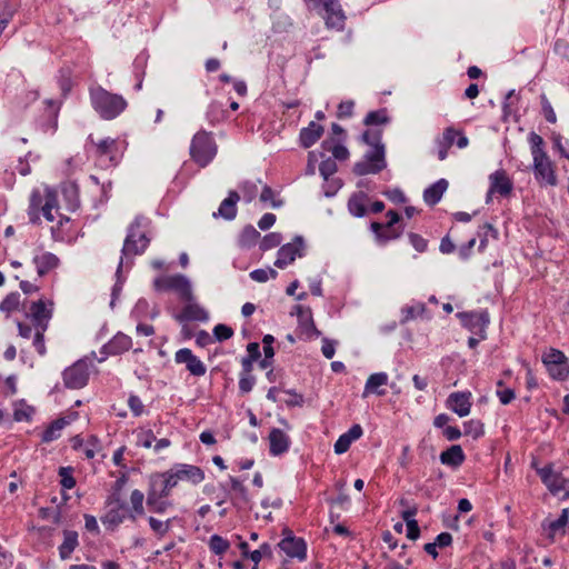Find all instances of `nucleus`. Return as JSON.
Listing matches in <instances>:
<instances>
[{"instance_id": "obj_1", "label": "nucleus", "mask_w": 569, "mask_h": 569, "mask_svg": "<svg viewBox=\"0 0 569 569\" xmlns=\"http://www.w3.org/2000/svg\"><path fill=\"white\" fill-rule=\"evenodd\" d=\"M52 306L53 303L51 301L47 303L42 299H39L32 302L26 311V319L18 322L19 335L26 339L32 338V345L40 356L47 353L44 332L52 318Z\"/></svg>"}, {"instance_id": "obj_2", "label": "nucleus", "mask_w": 569, "mask_h": 569, "mask_svg": "<svg viewBox=\"0 0 569 569\" xmlns=\"http://www.w3.org/2000/svg\"><path fill=\"white\" fill-rule=\"evenodd\" d=\"M90 103L93 110L103 120H113L128 107L127 100L117 93H112L101 86L89 89Z\"/></svg>"}, {"instance_id": "obj_3", "label": "nucleus", "mask_w": 569, "mask_h": 569, "mask_svg": "<svg viewBox=\"0 0 569 569\" xmlns=\"http://www.w3.org/2000/svg\"><path fill=\"white\" fill-rule=\"evenodd\" d=\"M533 159V174L540 184L556 186L558 183L556 166L543 150V139L536 132L529 134Z\"/></svg>"}, {"instance_id": "obj_4", "label": "nucleus", "mask_w": 569, "mask_h": 569, "mask_svg": "<svg viewBox=\"0 0 569 569\" xmlns=\"http://www.w3.org/2000/svg\"><path fill=\"white\" fill-rule=\"evenodd\" d=\"M311 10L317 11L328 29L343 30L346 14L339 0H303Z\"/></svg>"}, {"instance_id": "obj_5", "label": "nucleus", "mask_w": 569, "mask_h": 569, "mask_svg": "<svg viewBox=\"0 0 569 569\" xmlns=\"http://www.w3.org/2000/svg\"><path fill=\"white\" fill-rule=\"evenodd\" d=\"M53 210L58 213V198L54 190L48 189L44 197L38 190L32 191L28 209L30 222L38 223L40 221V211L48 221H53Z\"/></svg>"}, {"instance_id": "obj_6", "label": "nucleus", "mask_w": 569, "mask_h": 569, "mask_svg": "<svg viewBox=\"0 0 569 569\" xmlns=\"http://www.w3.org/2000/svg\"><path fill=\"white\" fill-rule=\"evenodd\" d=\"M217 154V143L210 132L198 131L190 143V158L200 168L207 167Z\"/></svg>"}, {"instance_id": "obj_7", "label": "nucleus", "mask_w": 569, "mask_h": 569, "mask_svg": "<svg viewBox=\"0 0 569 569\" xmlns=\"http://www.w3.org/2000/svg\"><path fill=\"white\" fill-rule=\"evenodd\" d=\"M92 367V360L84 357L66 368L62 372L64 386L69 389H81L86 387L89 381Z\"/></svg>"}, {"instance_id": "obj_8", "label": "nucleus", "mask_w": 569, "mask_h": 569, "mask_svg": "<svg viewBox=\"0 0 569 569\" xmlns=\"http://www.w3.org/2000/svg\"><path fill=\"white\" fill-rule=\"evenodd\" d=\"M157 291H174L180 300L191 302L193 299L190 281L183 274L158 277L153 281Z\"/></svg>"}, {"instance_id": "obj_9", "label": "nucleus", "mask_w": 569, "mask_h": 569, "mask_svg": "<svg viewBox=\"0 0 569 569\" xmlns=\"http://www.w3.org/2000/svg\"><path fill=\"white\" fill-rule=\"evenodd\" d=\"M541 361L551 379L565 381L569 378V359L561 350L549 348L543 352Z\"/></svg>"}, {"instance_id": "obj_10", "label": "nucleus", "mask_w": 569, "mask_h": 569, "mask_svg": "<svg viewBox=\"0 0 569 569\" xmlns=\"http://www.w3.org/2000/svg\"><path fill=\"white\" fill-rule=\"evenodd\" d=\"M90 142L94 146V156L106 162L108 167H114L121 159L126 149V142L118 139L104 138L94 142L89 138Z\"/></svg>"}, {"instance_id": "obj_11", "label": "nucleus", "mask_w": 569, "mask_h": 569, "mask_svg": "<svg viewBox=\"0 0 569 569\" xmlns=\"http://www.w3.org/2000/svg\"><path fill=\"white\" fill-rule=\"evenodd\" d=\"M142 219L136 218L134 221L129 226L128 233L124 239L122 247V256H137L144 252L148 248L150 239L141 230Z\"/></svg>"}, {"instance_id": "obj_12", "label": "nucleus", "mask_w": 569, "mask_h": 569, "mask_svg": "<svg viewBox=\"0 0 569 569\" xmlns=\"http://www.w3.org/2000/svg\"><path fill=\"white\" fill-rule=\"evenodd\" d=\"M539 475L542 483L548 488L552 495H560L563 492V498H569V479H566L560 472L553 470L551 463L537 468L536 463H532Z\"/></svg>"}, {"instance_id": "obj_13", "label": "nucleus", "mask_w": 569, "mask_h": 569, "mask_svg": "<svg viewBox=\"0 0 569 569\" xmlns=\"http://www.w3.org/2000/svg\"><path fill=\"white\" fill-rule=\"evenodd\" d=\"M385 147L372 148L365 154V159L355 163L353 172L357 176L379 173L386 168Z\"/></svg>"}, {"instance_id": "obj_14", "label": "nucleus", "mask_w": 569, "mask_h": 569, "mask_svg": "<svg viewBox=\"0 0 569 569\" xmlns=\"http://www.w3.org/2000/svg\"><path fill=\"white\" fill-rule=\"evenodd\" d=\"M108 506L109 510L101 517V521L107 529L114 530L129 518V509L117 492L109 498Z\"/></svg>"}, {"instance_id": "obj_15", "label": "nucleus", "mask_w": 569, "mask_h": 569, "mask_svg": "<svg viewBox=\"0 0 569 569\" xmlns=\"http://www.w3.org/2000/svg\"><path fill=\"white\" fill-rule=\"evenodd\" d=\"M167 473L171 481H174V488L180 481H186L196 486L204 480V471L198 466L188 463H177L167 470Z\"/></svg>"}, {"instance_id": "obj_16", "label": "nucleus", "mask_w": 569, "mask_h": 569, "mask_svg": "<svg viewBox=\"0 0 569 569\" xmlns=\"http://www.w3.org/2000/svg\"><path fill=\"white\" fill-rule=\"evenodd\" d=\"M283 538L279 541L278 547L289 557L305 561L307 558V543L303 538L296 537L288 528L282 531Z\"/></svg>"}, {"instance_id": "obj_17", "label": "nucleus", "mask_w": 569, "mask_h": 569, "mask_svg": "<svg viewBox=\"0 0 569 569\" xmlns=\"http://www.w3.org/2000/svg\"><path fill=\"white\" fill-rule=\"evenodd\" d=\"M457 316L460 319L462 326L466 327L470 332L479 336L480 339L486 338V328L490 322V317L487 310L459 312Z\"/></svg>"}, {"instance_id": "obj_18", "label": "nucleus", "mask_w": 569, "mask_h": 569, "mask_svg": "<svg viewBox=\"0 0 569 569\" xmlns=\"http://www.w3.org/2000/svg\"><path fill=\"white\" fill-rule=\"evenodd\" d=\"M174 488V481H171L167 471L156 472L149 477L146 498L169 497Z\"/></svg>"}, {"instance_id": "obj_19", "label": "nucleus", "mask_w": 569, "mask_h": 569, "mask_svg": "<svg viewBox=\"0 0 569 569\" xmlns=\"http://www.w3.org/2000/svg\"><path fill=\"white\" fill-rule=\"evenodd\" d=\"M303 247V238L301 236H296L292 242L280 247L274 266L280 269L286 268L296 260V257H302Z\"/></svg>"}, {"instance_id": "obj_20", "label": "nucleus", "mask_w": 569, "mask_h": 569, "mask_svg": "<svg viewBox=\"0 0 569 569\" xmlns=\"http://www.w3.org/2000/svg\"><path fill=\"white\" fill-rule=\"evenodd\" d=\"M490 187L487 193V203L491 200L493 193H498L502 197H507L512 191V181L508 177L507 172L502 169L496 170L489 176Z\"/></svg>"}, {"instance_id": "obj_21", "label": "nucleus", "mask_w": 569, "mask_h": 569, "mask_svg": "<svg viewBox=\"0 0 569 569\" xmlns=\"http://www.w3.org/2000/svg\"><path fill=\"white\" fill-rule=\"evenodd\" d=\"M295 310L298 317L299 335L307 339L318 338L320 336V331L315 325L311 309L298 305L295 307Z\"/></svg>"}, {"instance_id": "obj_22", "label": "nucleus", "mask_w": 569, "mask_h": 569, "mask_svg": "<svg viewBox=\"0 0 569 569\" xmlns=\"http://www.w3.org/2000/svg\"><path fill=\"white\" fill-rule=\"evenodd\" d=\"M174 361L177 363H184L187 370L196 377H202L207 372L204 363L192 353L188 348L179 349L174 353Z\"/></svg>"}, {"instance_id": "obj_23", "label": "nucleus", "mask_w": 569, "mask_h": 569, "mask_svg": "<svg viewBox=\"0 0 569 569\" xmlns=\"http://www.w3.org/2000/svg\"><path fill=\"white\" fill-rule=\"evenodd\" d=\"M229 482V499L231 503L239 509L247 507L250 502V496L247 487L243 485V481L240 480L239 478L230 476Z\"/></svg>"}, {"instance_id": "obj_24", "label": "nucleus", "mask_w": 569, "mask_h": 569, "mask_svg": "<svg viewBox=\"0 0 569 569\" xmlns=\"http://www.w3.org/2000/svg\"><path fill=\"white\" fill-rule=\"evenodd\" d=\"M71 446L74 450L81 452L87 459H92L96 453L101 450V443L97 436L91 435L83 440L80 436H74L71 439Z\"/></svg>"}, {"instance_id": "obj_25", "label": "nucleus", "mask_w": 569, "mask_h": 569, "mask_svg": "<svg viewBox=\"0 0 569 569\" xmlns=\"http://www.w3.org/2000/svg\"><path fill=\"white\" fill-rule=\"evenodd\" d=\"M132 347V339L128 335L122 332H118L113 336L111 340H109L103 347L102 352L107 356H118Z\"/></svg>"}, {"instance_id": "obj_26", "label": "nucleus", "mask_w": 569, "mask_h": 569, "mask_svg": "<svg viewBox=\"0 0 569 569\" xmlns=\"http://www.w3.org/2000/svg\"><path fill=\"white\" fill-rule=\"evenodd\" d=\"M470 392H452L447 399V407L459 417H466L471 409Z\"/></svg>"}, {"instance_id": "obj_27", "label": "nucleus", "mask_w": 569, "mask_h": 569, "mask_svg": "<svg viewBox=\"0 0 569 569\" xmlns=\"http://www.w3.org/2000/svg\"><path fill=\"white\" fill-rule=\"evenodd\" d=\"M290 438L281 429L273 428L269 433V452L271 456H280L289 450Z\"/></svg>"}, {"instance_id": "obj_28", "label": "nucleus", "mask_w": 569, "mask_h": 569, "mask_svg": "<svg viewBox=\"0 0 569 569\" xmlns=\"http://www.w3.org/2000/svg\"><path fill=\"white\" fill-rule=\"evenodd\" d=\"M60 219L56 226L51 227V234L54 241L70 242L76 234L73 223L70 218L59 214Z\"/></svg>"}, {"instance_id": "obj_29", "label": "nucleus", "mask_w": 569, "mask_h": 569, "mask_svg": "<svg viewBox=\"0 0 569 569\" xmlns=\"http://www.w3.org/2000/svg\"><path fill=\"white\" fill-rule=\"evenodd\" d=\"M240 200V196L237 191L231 190L228 197L220 203L218 212H213L214 218H223L226 220H232L237 216V203Z\"/></svg>"}, {"instance_id": "obj_30", "label": "nucleus", "mask_w": 569, "mask_h": 569, "mask_svg": "<svg viewBox=\"0 0 569 569\" xmlns=\"http://www.w3.org/2000/svg\"><path fill=\"white\" fill-rule=\"evenodd\" d=\"M323 127L315 121H311L308 127L302 128L299 133L300 146L305 149L313 146L322 136Z\"/></svg>"}, {"instance_id": "obj_31", "label": "nucleus", "mask_w": 569, "mask_h": 569, "mask_svg": "<svg viewBox=\"0 0 569 569\" xmlns=\"http://www.w3.org/2000/svg\"><path fill=\"white\" fill-rule=\"evenodd\" d=\"M77 413L72 412L68 417L59 418L54 421H52L46 430L42 432V441L43 442H51L60 437L61 430L68 426L72 420L77 419Z\"/></svg>"}, {"instance_id": "obj_32", "label": "nucleus", "mask_w": 569, "mask_h": 569, "mask_svg": "<svg viewBox=\"0 0 569 569\" xmlns=\"http://www.w3.org/2000/svg\"><path fill=\"white\" fill-rule=\"evenodd\" d=\"M369 196L363 191L355 192L350 196L348 200V210L349 212L358 218L365 217L368 209Z\"/></svg>"}, {"instance_id": "obj_33", "label": "nucleus", "mask_w": 569, "mask_h": 569, "mask_svg": "<svg viewBox=\"0 0 569 569\" xmlns=\"http://www.w3.org/2000/svg\"><path fill=\"white\" fill-rule=\"evenodd\" d=\"M389 377L386 372H376L369 376L367 379L365 390L362 393V397H367L368 395H377V396H385L386 390L380 389V387H383L388 383Z\"/></svg>"}, {"instance_id": "obj_34", "label": "nucleus", "mask_w": 569, "mask_h": 569, "mask_svg": "<svg viewBox=\"0 0 569 569\" xmlns=\"http://www.w3.org/2000/svg\"><path fill=\"white\" fill-rule=\"evenodd\" d=\"M33 263L40 277L49 273L59 266V258L51 252H43L33 257Z\"/></svg>"}, {"instance_id": "obj_35", "label": "nucleus", "mask_w": 569, "mask_h": 569, "mask_svg": "<svg viewBox=\"0 0 569 569\" xmlns=\"http://www.w3.org/2000/svg\"><path fill=\"white\" fill-rule=\"evenodd\" d=\"M62 535L63 540L58 550L60 558L67 560L79 546V536L77 531L68 529L63 530Z\"/></svg>"}, {"instance_id": "obj_36", "label": "nucleus", "mask_w": 569, "mask_h": 569, "mask_svg": "<svg viewBox=\"0 0 569 569\" xmlns=\"http://www.w3.org/2000/svg\"><path fill=\"white\" fill-rule=\"evenodd\" d=\"M466 460V455L459 445H452L447 450L440 453V461L442 465L457 468Z\"/></svg>"}, {"instance_id": "obj_37", "label": "nucleus", "mask_w": 569, "mask_h": 569, "mask_svg": "<svg viewBox=\"0 0 569 569\" xmlns=\"http://www.w3.org/2000/svg\"><path fill=\"white\" fill-rule=\"evenodd\" d=\"M208 312L197 303H188L183 307L180 315L176 318L178 321H206L208 320Z\"/></svg>"}, {"instance_id": "obj_38", "label": "nucleus", "mask_w": 569, "mask_h": 569, "mask_svg": "<svg viewBox=\"0 0 569 569\" xmlns=\"http://www.w3.org/2000/svg\"><path fill=\"white\" fill-rule=\"evenodd\" d=\"M448 181L446 179H439L437 182L429 186L423 191V200L429 206L437 204L441 198L445 191L448 189Z\"/></svg>"}, {"instance_id": "obj_39", "label": "nucleus", "mask_w": 569, "mask_h": 569, "mask_svg": "<svg viewBox=\"0 0 569 569\" xmlns=\"http://www.w3.org/2000/svg\"><path fill=\"white\" fill-rule=\"evenodd\" d=\"M143 502H144V493L139 489H134L130 495L131 507L128 508L129 509V511H128L129 519L134 521L138 517L144 516L146 510H144Z\"/></svg>"}, {"instance_id": "obj_40", "label": "nucleus", "mask_w": 569, "mask_h": 569, "mask_svg": "<svg viewBox=\"0 0 569 569\" xmlns=\"http://www.w3.org/2000/svg\"><path fill=\"white\" fill-rule=\"evenodd\" d=\"M176 518H168L162 521L153 516L148 517L150 529L158 539H162L171 529L172 522Z\"/></svg>"}, {"instance_id": "obj_41", "label": "nucleus", "mask_w": 569, "mask_h": 569, "mask_svg": "<svg viewBox=\"0 0 569 569\" xmlns=\"http://www.w3.org/2000/svg\"><path fill=\"white\" fill-rule=\"evenodd\" d=\"M169 497L161 498H146V505L150 512L163 515L167 512L169 508L173 506L172 501L168 499Z\"/></svg>"}, {"instance_id": "obj_42", "label": "nucleus", "mask_w": 569, "mask_h": 569, "mask_svg": "<svg viewBox=\"0 0 569 569\" xmlns=\"http://www.w3.org/2000/svg\"><path fill=\"white\" fill-rule=\"evenodd\" d=\"M62 196L67 200V208L69 211H76L79 206V194H78V187L73 183H70L68 186H64L62 188Z\"/></svg>"}, {"instance_id": "obj_43", "label": "nucleus", "mask_w": 569, "mask_h": 569, "mask_svg": "<svg viewBox=\"0 0 569 569\" xmlns=\"http://www.w3.org/2000/svg\"><path fill=\"white\" fill-rule=\"evenodd\" d=\"M230 548V542L219 536V535H212L209 539V549L212 553L217 555V556H222L224 555L228 549Z\"/></svg>"}, {"instance_id": "obj_44", "label": "nucleus", "mask_w": 569, "mask_h": 569, "mask_svg": "<svg viewBox=\"0 0 569 569\" xmlns=\"http://www.w3.org/2000/svg\"><path fill=\"white\" fill-rule=\"evenodd\" d=\"M14 12V6L11 2L3 1L0 3V36L2 34L3 30L8 27Z\"/></svg>"}, {"instance_id": "obj_45", "label": "nucleus", "mask_w": 569, "mask_h": 569, "mask_svg": "<svg viewBox=\"0 0 569 569\" xmlns=\"http://www.w3.org/2000/svg\"><path fill=\"white\" fill-rule=\"evenodd\" d=\"M425 311H426V305L423 302H418L412 306H406L401 310V313H402L401 322L405 323L410 320H413L417 317L422 316L425 313Z\"/></svg>"}, {"instance_id": "obj_46", "label": "nucleus", "mask_w": 569, "mask_h": 569, "mask_svg": "<svg viewBox=\"0 0 569 569\" xmlns=\"http://www.w3.org/2000/svg\"><path fill=\"white\" fill-rule=\"evenodd\" d=\"M389 122V117L387 114L386 109L375 110L368 112L366 116L363 123L366 126H378V124H385Z\"/></svg>"}, {"instance_id": "obj_47", "label": "nucleus", "mask_w": 569, "mask_h": 569, "mask_svg": "<svg viewBox=\"0 0 569 569\" xmlns=\"http://www.w3.org/2000/svg\"><path fill=\"white\" fill-rule=\"evenodd\" d=\"M463 430L466 436H471L473 439H479L485 435L483 423L480 420L465 421Z\"/></svg>"}, {"instance_id": "obj_48", "label": "nucleus", "mask_w": 569, "mask_h": 569, "mask_svg": "<svg viewBox=\"0 0 569 569\" xmlns=\"http://www.w3.org/2000/svg\"><path fill=\"white\" fill-rule=\"evenodd\" d=\"M498 238V231L491 223H485L479 228L478 237L480 238L479 250L482 251L487 247L488 237Z\"/></svg>"}, {"instance_id": "obj_49", "label": "nucleus", "mask_w": 569, "mask_h": 569, "mask_svg": "<svg viewBox=\"0 0 569 569\" xmlns=\"http://www.w3.org/2000/svg\"><path fill=\"white\" fill-rule=\"evenodd\" d=\"M569 521V509H562L560 516L558 519L551 521L548 525V530L551 535H556L559 531H562L565 533V527Z\"/></svg>"}, {"instance_id": "obj_50", "label": "nucleus", "mask_w": 569, "mask_h": 569, "mask_svg": "<svg viewBox=\"0 0 569 569\" xmlns=\"http://www.w3.org/2000/svg\"><path fill=\"white\" fill-rule=\"evenodd\" d=\"M381 138H382L381 130H372V129L366 130L361 137L362 141L372 148L385 147V144L381 142Z\"/></svg>"}, {"instance_id": "obj_51", "label": "nucleus", "mask_w": 569, "mask_h": 569, "mask_svg": "<svg viewBox=\"0 0 569 569\" xmlns=\"http://www.w3.org/2000/svg\"><path fill=\"white\" fill-rule=\"evenodd\" d=\"M259 238V231H257L252 226H248L241 232L240 244L242 247H251L258 241Z\"/></svg>"}, {"instance_id": "obj_52", "label": "nucleus", "mask_w": 569, "mask_h": 569, "mask_svg": "<svg viewBox=\"0 0 569 569\" xmlns=\"http://www.w3.org/2000/svg\"><path fill=\"white\" fill-rule=\"evenodd\" d=\"M19 305L20 295L18 292H11L0 302V310L10 313L17 310Z\"/></svg>"}, {"instance_id": "obj_53", "label": "nucleus", "mask_w": 569, "mask_h": 569, "mask_svg": "<svg viewBox=\"0 0 569 569\" xmlns=\"http://www.w3.org/2000/svg\"><path fill=\"white\" fill-rule=\"evenodd\" d=\"M322 147L327 150H330L332 152L333 158L337 160L342 161V160L348 159V157H349L348 149L342 144H339V143L332 144L331 141L326 140L322 142Z\"/></svg>"}, {"instance_id": "obj_54", "label": "nucleus", "mask_w": 569, "mask_h": 569, "mask_svg": "<svg viewBox=\"0 0 569 569\" xmlns=\"http://www.w3.org/2000/svg\"><path fill=\"white\" fill-rule=\"evenodd\" d=\"M282 241V236L279 232H270L263 237L260 242V249L262 251L270 250L278 247Z\"/></svg>"}, {"instance_id": "obj_55", "label": "nucleus", "mask_w": 569, "mask_h": 569, "mask_svg": "<svg viewBox=\"0 0 569 569\" xmlns=\"http://www.w3.org/2000/svg\"><path fill=\"white\" fill-rule=\"evenodd\" d=\"M540 103H541V112H542L545 119L550 123H556L557 122L556 112L545 93H542L540 96Z\"/></svg>"}, {"instance_id": "obj_56", "label": "nucleus", "mask_w": 569, "mask_h": 569, "mask_svg": "<svg viewBox=\"0 0 569 569\" xmlns=\"http://www.w3.org/2000/svg\"><path fill=\"white\" fill-rule=\"evenodd\" d=\"M60 485L64 489H72L76 486V479L72 476V468L61 467L59 469Z\"/></svg>"}, {"instance_id": "obj_57", "label": "nucleus", "mask_w": 569, "mask_h": 569, "mask_svg": "<svg viewBox=\"0 0 569 569\" xmlns=\"http://www.w3.org/2000/svg\"><path fill=\"white\" fill-rule=\"evenodd\" d=\"M263 557H272V548L268 542L262 543L259 549L251 551L249 555V559L256 565H258Z\"/></svg>"}, {"instance_id": "obj_58", "label": "nucleus", "mask_w": 569, "mask_h": 569, "mask_svg": "<svg viewBox=\"0 0 569 569\" xmlns=\"http://www.w3.org/2000/svg\"><path fill=\"white\" fill-rule=\"evenodd\" d=\"M337 163L335 159L328 158L320 162L319 171L325 180H328L332 174L337 172Z\"/></svg>"}, {"instance_id": "obj_59", "label": "nucleus", "mask_w": 569, "mask_h": 569, "mask_svg": "<svg viewBox=\"0 0 569 569\" xmlns=\"http://www.w3.org/2000/svg\"><path fill=\"white\" fill-rule=\"evenodd\" d=\"M233 336V329L227 325L219 323L213 328V338L218 341H224Z\"/></svg>"}, {"instance_id": "obj_60", "label": "nucleus", "mask_w": 569, "mask_h": 569, "mask_svg": "<svg viewBox=\"0 0 569 569\" xmlns=\"http://www.w3.org/2000/svg\"><path fill=\"white\" fill-rule=\"evenodd\" d=\"M128 406L132 412V415L134 417H140L144 413V405L142 402V400L136 396V395H130L129 398H128Z\"/></svg>"}, {"instance_id": "obj_61", "label": "nucleus", "mask_w": 569, "mask_h": 569, "mask_svg": "<svg viewBox=\"0 0 569 569\" xmlns=\"http://www.w3.org/2000/svg\"><path fill=\"white\" fill-rule=\"evenodd\" d=\"M256 383V378L252 375H240L239 391L241 395L249 393Z\"/></svg>"}, {"instance_id": "obj_62", "label": "nucleus", "mask_w": 569, "mask_h": 569, "mask_svg": "<svg viewBox=\"0 0 569 569\" xmlns=\"http://www.w3.org/2000/svg\"><path fill=\"white\" fill-rule=\"evenodd\" d=\"M240 189L243 193V198L247 202H250L252 201L256 196H257V192H258V187L254 182L252 181H244L241 186H240Z\"/></svg>"}, {"instance_id": "obj_63", "label": "nucleus", "mask_w": 569, "mask_h": 569, "mask_svg": "<svg viewBox=\"0 0 569 569\" xmlns=\"http://www.w3.org/2000/svg\"><path fill=\"white\" fill-rule=\"evenodd\" d=\"M355 102L352 100L342 101L338 106L337 117L339 119L349 118L353 113Z\"/></svg>"}, {"instance_id": "obj_64", "label": "nucleus", "mask_w": 569, "mask_h": 569, "mask_svg": "<svg viewBox=\"0 0 569 569\" xmlns=\"http://www.w3.org/2000/svg\"><path fill=\"white\" fill-rule=\"evenodd\" d=\"M409 241L418 252H425L427 250V240L418 233H409Z\"/></svg>"}]
</instances>
